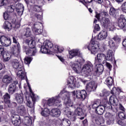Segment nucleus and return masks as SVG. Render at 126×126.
Returning a JSON list of instances; mask_svg holds the SVG:
<instances>
[{"label": "nucleus", "instance_id": "51", "mask_svg": "<svg viewBox=\"0 0 126 126\" xmlns=\"http://www.w3.org/2000/svg\"><path fill=\"white\" fill-rule=\"evenodd\" d=\"M31 30L30 28H27L25 35L26 37H30L31 36Z\"/></svg>", "mask_w": 126, "mask_h": 126}, {"label": "nucleus", "instance_id": "40", "mask_svg": "<svg viewBox=\"0 0 126 126\" xmlns=\"http://www.w3.org/2000/svg\"><path fill=\"white\" fill-rule=\"evenodd\" d=\"M75 114L77 116H83L84 115L83 112H82V109L78 107L75 110Z\"/></svg>", "mask_w": 126, "mask_h": 126}, {"label": "nucleus", "instance_id": "42", "mask_svg": "<svg viewBox=\"0 0 126 126\" xmlns=\"http://www.w3.org/2000/svg\"><path fill=\"white\" fill-rule=\"evenodd\" d=\"M6 104L9 108H15L17 106V103H16V102H10V100L9 101V102H7Z\"/></svg>", "mask_w": 126, "mask_h": 126}, {"label": "nucleus", "instance_id": "18", "mask_svg": "<svg viewBox=\"0 0 126 126\" xmlns=\"http://www.w3.org/2000/svg\"><path fill=\"white\" fill-rule=\"evenodd\" d=\"M16 10L19 15H22L24 11V6L21 3H18L16 5Z\"/></svg>", "mask_w": 126, "mask_h": 126}, {"label": "nucleus", "instance_id": "2", "mask_svg": "<svg viewBox=\"0 0 126 126\" xmlns=\"http://www.w3.org/2000/svg\"><path fill=\"white\" fill-rule=\"evenodd\" d=\"M113 60V51L111 50H109L107 51V57L103 53L98 54L96 57L95 58V64H105L106 63V61H112Z\"/></svg>", "mask_w": 126, "mask_h": 126}, {"label": "nucleus", "instance_id": "9", "mask_svg": "<svg viewBox=\"0 0 126 126\" xmlns=\"http://www.w3.org/2000/svg\"><path fill=\"white\" fill-rule=\"evenodd\" d=\"M0 42L4 47H9L11 45V39L9 37L2 35L0 37Z\"/></svg>", "mask_w": 126, "mask_h": 126}, {"label": "nucleus", "instance_id": "25", "mask_svg": "<svg viewBox=\"0 0 126 126\" xmlns=\"http://www.w3.org/2000/svg\"><path fill=\"white\" fill-rule=\"evenodd\" d=\"M72 68L76 73H80L81 70H82L81 66L76 63L72 65Z\"/></svg>", "mask_w": 126, "mask_h": 126}, {"label": "nucleus", "instance_id": "26", "mask_svg": "<svg viewBox=\"0 0 126 126\" xmlns=\"http://www.w3.org/2000/svg\"><path fill=\"white\" fill-rule=\"evenodd\" d=\"M20 44L18 43L16 47L14 49V51L13 52V55L14 57L16 58H18V57H20Z\"/></svg>", "mask_w": 126, "mask_h": 126}, {"label": "nucleus", "instance_id": "60", "mask_svg": "<svg viewBox=\"0 0 126 126\" xmlns=\"http://www.w3.org/2000/svg\"><path fill=\"white\" fill-rule=\"evenodd\" d=\"M35 17H36L37 19L39 20H42V19L43 18V16L42 15H40V14H35L34 15Z\"/></svg>", "mask_w": 126, "mask_h": 126}, {"label": "nucleus", "instance_id": "30", "mask_svg": "<svg viewBox=\"0 0 126 126\" xmlns=\"http://www.w3.org/2000/svg\"><path fill=\"white\" fill-rule=\"evenodd\" d=\"M117 101H118V99L116 97V95H112L110 97L109 102L111 105H113V106H116V105H117L116 103Z\"/></svg>", "mask_w": 126, "mask_h": 126}, {"label": "nucleus", "instance_id": "33", "mask_svg": "<svg viewBox=\"0 0 126 126\" xmlns=\"http://www.w3.org/2000/svg\"><path fill=\"white\" fill-rule=\"evenodd\" d=\"M65 105L67 107H66V109H68V107H70V108H74V109H75L77 108V105H73V102L70 100V99H68V101L65 103Z\"/></svg>", "mask_w": 126, "mask_h": 126}, {"label": "nucleus", "instance_id": "63", "mask_svg": "<svg viewBox=\"0 0 126 126\" xmlns=\"http://www.w3.org/2000/svg\"><path fill=\"white\" fill-rule=\"evenodd\" d=\"M84 2H83V4L84 5H86L85 3H90L92 1H93V0H84Z\"/></svg>", "mask_w": 126, "mask_h": 126}, {"label": "nucleus", "instance_id": "8", "mask_svg": "<svg viewBox=\"0 0 126 126\" xmlns=\"http://www.w3.org/2000/svg\"><path fill=\"white\" fill-rule=\"evenodd\" d=\"M101 22L103 24L104 27H108L110 31H113L115 30V25L113 23H111V21L108 18H103L101 20Z\"/></svg>", "mask_w": 126, "mask_h": 126}, {"label": "nucleus", "instance_id": "23", "mask_svg": "<svg viewBox=\"0 0 126 126\" xmlns=\"http://www.w3.org/2000/svg\"><path fill=\"white\" fill-rule=\"evenodd\" d=\"M32 101L30 100H28L27 102V105L29 108H34L35 105V102L36 101V98H35V94L32 93Z\"/></svg>", "mask_w": 126, "mask_h": 126}, {"label": "nucleus", "instance_id": "10", "mask_svg": "<svg viewBox=\"0 0 126 126\" xmlns=\"http://www.w3.org/2000/svg\"><path fill=\"white\" fill-rule=\"evenodd\" d=\"M41 26H42V25L40 22H36L32 26V30L34 32L36 35L41 34L43 32V30L40 29V27H41Z\"/></svg>", "mask_w": 126, "mask_h": 126}, {"label": "nucleus", "instance_id": "47", "mask_svg": "<svg viewBox=\"0 0 126 126\" xmlns=\"http://www.w3.org/2000/svg\"><path fill=\"white\" fill-rule=\"evenodd\" d=\"M97 19H94V24H95L94 26V30H96V31H99L100 30V26L97 24Z\"/></svg>", "mask_w": 126, "mask_h": 126}, {"label": "nucleus", "instance_id": "5", "mask_svg": "<svg viewBox=\"0 0 126 126\" xmlns=\"http://www.w3.org/2000/svg\"><path fill=\"white\" fill-rule=\"evenodd\" d=\"M93 70V64L90 62H88L82 68V71L84 73V75L87 77L91 74V71Z\"/></svg>", "mask_w": 126, "mask_h": 126}, {"label": "nucleus", "instance_id": "7", "mask_svg": "<svg viewBox=\"0 0 126 126\" xmlns=\"http://www.w3.org/2000/svg\"><path fill=\"white\" fill-rule=\"evenodd\" d=\"M74 96H75L78 99H82L84 100L86 97H87V93L84 90L79 91L77 90L76 91H74L71 93Z\"/></svg>", "mask_w": 126, "mask_h": 126}, {"label": "nucleus", "instance_id": "15", "mask_svg": "<svg viewBox=\"0 0 126 126\" xmlns=\"http://www.w3.org/2000/svg\"><path fill=\"white\" fill-rule=\"evenodd\" d=\"M12 67L15 69H19L20 68H23V65L19 63V61L17 59H14L12 61Z\"/></svg>", "mask_w": 126, "mask_h": 126}, {"label": "nucleus", "instance_id": "32", "mask_svg": "<svg viewBox=\"0 0 126 126\" xmlns=\"http://www.w3.org/2000/svg\"><path fill=\"white\" fill-rule=\"evenodd\" d=\"M1 57H2L5 62H8V61H9V60H10V58H11V56H10V54H9V53H7L5 51L1 55Z\"/></svg>", "mask_w": 126, "mask_h": 126}, {"label": "nucleus", "instance_id": "24", "mask_svg": "<svg viewBox=\"0 0 126 126\" xmlns=\"http://www.w3.org/2000/svg\"><path fill=\"white\" fill-rule=\"evenodd\" d=\"M13 81L12 77L8 75H5L2 78V82L7 85L11 83Z\"/></svg>", "mask_w": 126, "mask_h": 126}, {"label": "nucleus", "instance_id": "38", "mask_svg": "<svg viewBox=\"0 0 126 126\" xmlns=\"http://www.w3.org/2000/svg\"><path fill=\"white\" fill-rule=\"evenodd\" d=\"M51 114L50 110L48 108H45L43 111L41 112V115L43 117H48Z\"/></svg>", "mask_w": 126, "mask_h": 126}, {"label": "nucleus", "instance_id": "14", "mask_svg": "<svg viewBox=\"0 0 126 126\" xmlns=\"http://www.w3.org/2000/svg\"><path fill=\"white\" fill-rule=\"evenodd\" d=\"M125 24H126V18H125L124 15H121L120 19L118 20V26L122 29L123 27H125Z\"/></svg>", "mask_w": 126, "mask_h": 126}, {"label": "nucleus", "instance_id": "37", "mask_svg": "<svg viewBox=\"0 0 126 126\" xmlns=\"http://www.w3.org/2000/svg\"><path fill=\"white\" fill-rule=\"evenodd\" d=\"M3 98H4V102L6 104L7 103H9V101L10 100V94H9L8 93H6L4 95H3Z\"/></svg>", "mask_w": 126, "mask_h": 126}, {"label": "nucleus", "instance_id": "1", "mask_svg": "<svg viewBox=\"0 0 126 126\" xmlns=\"http://www.w3.org/2000/svg\"><path fill=\"white\" fill-rule=\"evenodd\" d=\"M23 44V50L24 52H25L26 55L32 56H35L37 54L38 50L35 47L36 45L35 41L32 39H26L24 40Z\"/></svg>", "mask_w": 126, "mask_h": 126}, {"label": "nucleus", "instance_id": "61", "mask_svg": "<svg viewBox=\"0 0 126 126\" xmlns=\"http://www.w3.org/2000/svg\"><path fill=\"white\" fill-rule=\"evenodd\" d=\"M97 120L98 121L100 124H103L104 122V118H103V117H98Z\"/></svg>", "mask_w": 126, "mask_h": 126}, {"label": "nucleus", "instance_id": "4", "mask_svg": "<svg viewBox=\"0 0 126 126\" xmlns=\"http://www.w3.org/2000/svg\"><path fill=\"white\" fill-rule=\"evenodd\" d=\"M85 48L91 51V54L95 55L97 54V49L99 48V43L94 39H92L91 43L88 45H86Z\"/></svg>", "mask_w": 126, "mask_h": 126}, {"label": "nucleus", "instance_id": "11", "mask_svg": "<svg viewBox=\"0 0 126 126\" xmlns=\"http://www.w3.org/2000/svg\"><path fill=\"white\" fill-rule=\"evenodd\" d=\"M12 123L15 126H19L21 124V120L19 115L13 114L11 116Z\"/></svg>", "mask_w": 126, "mask_h": 126}, {"label": "nucleus", "instance_id": "22", "mask_svg": "<svg viewBox=\"0 0 126 126\" xmlns=\"http://www.w3.org/2000/svg\"><path fill=\"white\" fill-rule=\"evenodd\" d=\"M24 67H23L22 68H20L19 69H17L16 72L17 73V75L18 77L21 78V79H23L24 77H25V73L24 72Z\"/></svg>", "mask_w": 126, "mask_h": 126}, {"label": "nucleus", "instance_id": "48", "mask_svg": "<svg viewBox=\"0 0 126 126\" xmlns=\"http://www.w3.org/2000/svg\"><path fill=\"white\" fill-rule=\"evenodd\" d=\"M100 96L101 97H107V96H109V94L108 93L107 90H104L101 92L100 94Z\"/></svg>", "mask_w": 126, "mask_h": 126}, {"label": "nucleus", "instance_id": "6", "mask_svg": "<svg viewBox=\"0 0 126 126\" xmlns=\"http://www.w3.org/2000/svg\"><path fill=\"white\" fill-rule=\"evenodd\" d=\"M53 47H54L53 43L49 40H47L45 41L43 43V45L41 46L40 52H41L42 54H47L49 50L51 51L53 50Z\"/></svg>", "mask_w": 126, "mask_h": 126}, {"label": "nucleus", "instance_id": "62", "mask_svg": "<svg viewBox=\"0 0 126 126\" xmlns=\"http://www.w3.org/2000/svg\"><path fill=\"white\" fill-rule=\"evenodd\" d=\"M13 43H15V44H17V46L18 44H19V43L17 42V37L16 36L13 37Z\"/></svg>", "mask_w": 126, "mask_h": 126}, {"label": "nucleus", "instance_id": "12", "mask_svg": "<svg viewBox=\"0 0 126 126\" xmlns=\"http://www.w3.org/2000/svg\"><path fill=\"white\" fill-rule=\"evenodd\" d=\"M14 83H11L9 85L8 89V92L9 94L12 95L16 92V84L18 83V82L15 81L14 82Z\"/></svg>", "mask_w": 126, "mask_h": 126}, {"label": "nucleus", "instance_id": "31", "mask_svg": "<svg viewBox=\"0 0 126 126\" xmlns=\"http://www.w3.org/2000/svg\"><path fill=\"white\" fill-rule=\"evenodd\" d=\"M105 83L107 86H112L114 84V80L112 77H107L105 80Z\"/></svg>", "mask_w": 126, "mask_h": 126}, {"label": "nucleus", "instance_id": "56", "mask_svg": "<svg viewBox=\"0 0 126 126\" xmlns=\"http://www.w3.org/2000/svg\"><path fill=\"white\" fill-rule=\"evenodd\" d=\"M33 10L34 11H36V12H40V11H41V7L37 5H35L33 6Z\"/></svg>", "mask_w": 126, "mask_h": 126}, {"label": "nucleus", "instance_id": "39", "mask_svg": "<svg viewBox=\"0 0 126 126\" xmlns=\"http://www.w3.org/2000/svg\"><path fill=\"white\" fill-rule=\"evenodd\" d=\"M11 13L8 11L5 12L3 14V18L5 20H9L11 18Z\"/></svg>", "mask_w": 126, "mask_h": 126}, {"label": "nucleus", "instance_id": "43", "mask_svg": "<svg viewBox=\"0 0 126 126\" xmlns=\"http://www.w3.org/2000/svg\"><path fill=\"white\" fill-rule=\"evenodd\" d=\"M108 45L110 49H112V50H115V49H116L115 42L113 41V40H110V41H108Z\"/></svg>", "mask_w": 126, "mask_h": 126}, {"label": "nucleus", "instance_id": "59", "mask_svg": "<svg viewBox=\"0 0 126 126\" xmlns=\"http://www.w3.org/2000/svg\"><path fill=\"white\" fill-rule=\"evenodd\" d=\"M4 48L0 45V57H1V55L5 52Z\"/></svg>", "mask_w": 126, "mask_h": 126}, {"label": "nucleus", "instance_id": "50", "mask_svg": "<svg viewBox=\"0 0 126 126\" xmlns=\"http://www.w3.org/2000/svg\"><path fill=\"white\" fill-rule=\"evenodd\" d=\"M9 3L8 0H2L0 3V6H3V5H6Z\"/></svg>", "mask_w": 126, "mask_h": 126}, {"label": "nucleus", "instance_id": "3", "mask_svg": "<svg viewBox=\"0 0 126 126\" xmlns=\"http://www.w3.org/2000/svg\"><path fill=\"white\" fill-rule=\"evenodd\" d=\"M63 94L64 95H66V93L64 90L62 91L58 96L49 98L48 101V106H58V105H60V104L62 103V101L60 98L61 95H63Z\"/></svg>", "mask_w": 126, "mask_h": 126}, {"label": "nucleus", "instance_id": "64", "mask_svg": "<svg viewBox=\"0 0 126 126\" xmlns=\"http://www.w3.org/2000/svg\"><path fill=\"white\" fill-rule=\"evenodd\" d=\"M101 17V14L100 13H97V12H95V17L97 18L98 20H100V17Z\"/></svg>", "mask_w": 126, "mask_h": 126}, {"label": "nucleus", "instance_id": "20", "mask_svg": "<svg viewBox=\"0 0 126 126\" xmlns=\"http://www.w3.org/2000/svg\"><path fill=\"white\" fill-rule=\"evenodd\" d=\"M69 59H72V58L76 57V56H79V55H80V50L78 49H73L69 51Z\"/></svg>", "mask_w": 126, "mask_h": 126}, {"label": "nucleus", "instance_id": "35", "mask_svg": "<svg viewBox=\"0 0 126 126\" xmlns=\"http://www.w3.org/2000/svg\"><path fill=\"white\" fill-rule=\"evenodd\" d=\"M71 123L68 119H63L62 120V126H70Z\"/></svg>", "mask_w": 126, "mask_h": 126}, {"label": "nucleus", "instance_id": "28", "mask_svg": "<svg viewBox=\"0 0 126 126\" xmlns=\"http://www.w3.org/2000/svg\"><path fill=\"white\" fill-rule=\"evenodd\" d=\"M105 109H106V107L100 105L95 109V112L96 114H98V115H103L104 112H105Z\"/></svg>", "mask_w": 126, "mask_h": 126}, {"label": "nucleus", "instance_id": "21", "mask_svg": "<svg viewBox=\"0 0 126 126\" xmlns=\"http://www.w3.org/2000/svg\"><path fill=\"white\" fill-rule=\"evenodd\" d=\"M107 36H108V32L106 31H102L98 34L97 36V39L99 41H103V40H105L106 38H107Z\"/></svg>", "mask_w": 126, "mask_h": 126}, {"label": "nucleus", "instance_id": "53", "mask_svg": "<svg viewBox=\"0 0 126 126\" xmlns=\"http://www.w3.org/2000/svg\"><path fill=\"white\" fill-rule=\"evenodd\" d=\"M64 112L65 115H66L67 117H71V115L72 114V112L71 111H69L68 109H67V110L64 109Z\"/></svg>", "mask_w": 126, "mask_h": 126}, {"label": "nucleus", "instance_id": "16", "mask_svg": "<svg viewBox=\"0 0 126 126\" xmlns=\"http://www.w3.org/2000/svg\"><path fill=\"white\" fill-rule=\"evenodd\" d=\"M15 98L16 101L18 103V104H22L23 101H24V96H23V94H15Z\"/></svg>", "mask_w": 126, "mask_h": 126}, {"label": "nucleus", "instance_id": "46", "mask_svg": "<svg viewBox=\"0 0 126 126\" xmlns=\"http://www.w3.org/2000/svg\"><path fill=\"white\" fill-rule=\"evenodd\" d=\"M68 84L69 85V88H74L75 87V85L74 84V81L72 80L70 81L68 80Z\"/></svg>", "mask_w": 126, "mask_h": 126}, {"label": "nucleus", "instance_id": "13", "mask_svg": "<svg viewBox=\"0 0 126 126\" xmlns=\"http://www.w3.org/2000/svg\"><path fill=\"white\" fill-rule=\"evenodd\" d=\"M97 88V84L95 83V82H90L86 86V89L88 92H91L94 91Z\"/></svg>", "mask_w": 126, "mask_h": 126}, {"label": "nucleus", "instance_id": "36", "mask_svg": "<svg viewBox=\"0 0 126 126\" xmlns=\"http://www.w3.org/2000/svg\"><path fill=\"white\" fill-rule=\"evenodd\" d=\"M95 65L96 66H97L96 73L98 72L99 73H101V72H103V71L104 70V66H103V65L100 63L95 64Z\"/></svg>", "mask_w": 126, "mask_h": 126}, {"label": "nucleus", "instance_id": "57", "mask_svg": "<svg viewBox=\"0 0 126 126\" xmlns=\"http://www.w3.org/2000/svg\"><path fill=\"white\" fill-rule=\"evenodd\" d=\"M113 40L116 42V43H119L121 41V38L119 37L118 35L114 36V37L112 38Z\"/></svg>", "mask_w": 126, "mask_h": 126}, {"label": "nucleus", "instance_id": "41", "mask_svg": "<svg viewBox=\"0 0 126 126\" xmlns=\"http://www.w3.org/2000/svg\"><path fill=\"white\" fill-rule=\"evenodd\" d=\"M109 13L110 15H112L113 16H116L117 15V10L114 7H111L110 9Z\"/></svg>", "mask_w": 126, "mask_h": 126}, {"label": "nucleus", "instance_id": "52", "mask_svg": "<svg viewBox=\"0 0 126 126\" xmlns=\"http://www.w3.org/2000/svg\"><path fill=\"white\" fill-rule=\"evenodd\" d=\"M118 116L121 120H125L126 119V114L124 112L119 113Z\"/></svg>", "mask_w": 126, "mask_h": 126}, {"label": "nucleus", "instance_id": "34", "mask_svg": "<svg viewBox=\"0 0 126 126\" xmlns=\"http://www.w3.org/2000/svg\"><path fill=\"white\" fill-rule=\"evenodd\" d=\"M101 106V100L98 99L97 100L93 102L92 107L93 109H97L98 107H100Z\"/></svg>", "mask_w": 126, "mask_h": 126}, {"label": "nucleus", "instance_id": "58", "mask_svg": "<svg viewBox=\"0 0 126 126\" xmlns=\"http://www.w3.org/2000/svg\"><path fill=\"white\" fill-rule=\"evenodd\" d=\"M104 65H106L107 68H108L109 70H111V69H112V67H113L111 63H107V61H106V63L104 64Z\"/></svg>", "mask_w": 126, "mask_h": 126}, {"label": "nucleus", "instance_id": "27", "mask_svg": "<svg viewBox=\"0 0 126 126\" xmlns=\"http://www.w3.org/2000/svg\"><path fill=\"white\" fill-rule=\"evenodd\" d=\"M52 48H53L51 50V52H53V53H62V52L63 51V48H61V47L57 44H55L54 45H53V47Z\"/></svg>", "mask_w": 126, "mask_h": 126}, {"label": "nucleus", "instance_id": "44", "mask_svg": "<svg viewBox=\"0 0 126 126\" xmlns=\"http://www.w3.org/2000/svg\"><path fill=\"white\" fill-rule=\"evenodd\" d=\"M15 4H12L8 7V11L11 13V12H13L14 11V9H15Z\"/></svg>", "mask_w": 126, "mask_h": 126}, {"label": "nucleus", "instance_id": "45", "mask_svg": "<svg viewBox=\"0 0 126 126\" xmlns=\"http://www.w3.org/2000/svg\"><path fill=\"white\" fill-rule=\"evenodd\" d=\"M18 110L20 112V113H24L25 111H26V108L24 105H20L18 107Z\"/></svg>", "mask_w": 126, "mask_h": 126}, {"label": "nucleus", "instance_id": "17", "mask_svg": "<svg viewBox=\"0 0 126 126\" xmlns=\"http://www.w3.org/2000/svg\"><path fill=\"white\" fill-rule=\"evenodd\" d=\"M104 117L111 122H113V121L116 120V114L115 113L107 112L105 114Z\"/></svg>", "mask_w": 126, "mask_h": 126}, {"label": "nucleus", "instance_id": "55", "mask_svg": "<svg viewBox=\"0 0 126 126\" xmlns=\"http://www.w3.org/2000/svg\"><path fill=\"white\" fill-rule=\"evenodd\" d=\"M25 122L27 126H31L32 125V120L31 118H27Z\"/></svg>", "mask_w": 126, "mask_h": 126}, {"label": "nucleus", "instance_id": "29", "mask_svg": "<svg viewBox=\"0 0 126 126\" xmlns=\"http://www.w3.org/2000/svg\"><path fill=\"white\" fill-rule=\"evenodd\" d=\"M3 28L6 29L8 31H10L12 29V25L8 21H5L3 24Z\"/></svg>", "mask_w": 126, "mask_h": 126}, {"label": "nucleus", "instance_id": "19", "mask_svg": "<svg viewBox=\"0 0 126 126\" xmlns=\"http://www.w3.org/2000/svg\"><path fill=\"white\" fill-rule=\"evenodd\" d=\"M61 110L58 108H53L50 112L51 116L55 117V118H58V117L61 116Z\"/></svg>", "mask_w": 126, "mask_h": 126}, {"label": "nucleus", "instance_id": "54", "mask_svg": "<svg viewBox=\"0 0 126 126\" xmlns=\"http://www.w3.org/2000/svg\"><path fill=\"white\" fill-rule=\"evenodd\" d=\"M121 10L126 13V2H124L121 5Z\"/></svg>", "mask_w": 126, "mask_h": 126}, {"label": "nucleus", "instance_id": "49", "mask_svg": "<svg viewBox=\"0 0 126 126\" xmlns=\"http://www.w3.org/2000/svg\"><path fill=\"white\" fill-rule=\"evenodd\" d=\"M31 61H32L31 58L29 57H26L25 58L24 63H26V64H30V63H31Z\"/></svg>", "mask_w": 126, "mask_h": 126}]
</instances>
